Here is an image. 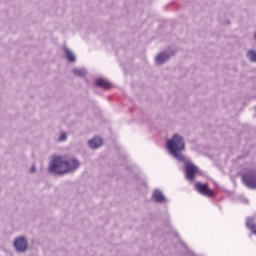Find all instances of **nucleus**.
I'll return each mask as SVG.
<instances>
[{
  "mask_svg": "<svg viewBox=\"0 0 256 256\" xmlns=\"http://www.w3.org/2000/svg\"><path fill=\"white\" fill-rule=\"evenodd\" d=\"M96 85H97V87H102V89H110L111 88V83H109V81H107L104 78H99L98 80H96Z\"/></svg>",
  "mask_w": 256,
  "mask_h": 256,
  "instance_id": "11",
  "label": "nucleus"
},
{
  "mask_svg": "<svg viewBox=\"0 0 256 256\" xmlns=\"http://www.w3.org/2000/svg\"><path fill=\"white\" fill-rule=\"evenodd\" d=\"M242 181L249 189H256V171H250L242 176Z\"/></svg>",
  "mask_w": 256,
  "mask_h": 256,
  "instance_id": "5",
  "label": "nucleus"
},
{
  "mask_svg": "<svg viewBox=\"0 0 256 256\" xmlns=\"http://www.w3.org/2000/svg\"><path fill=\"white\" fill-rule=\"evenodd\" d=\"M72 73H74V75H77V77H83L85 75V73H87V70L80 69V68H74L72 70Z\"/></svg>",
  "mask_w": 256,
  "mask_h": 256,
  "instance_id": "13",
  "label": "nucleus"
},
{
  "mask_svg": "<svg viewBox=\"0 0 256 256\" xmlns=\"http://www.w3.org/2000/svg\"><path fill=\"white\" fill-rule=\"evenodd\" d=\"M13 247L17 253H26L29 249V240L25 236H18L14 239Z\"/></svg>",
  "mask_w": 256,
  "mask_h": 256,
  "instance_id": "3",
  "label": "nucleus"
},
{
  "mask_svg": "<svg viewBox=\"0 0 256 256\" xmlns=\"http://www.w3.org/2000/svg\"><path fill=\"white\" fill-rule=\"evenodd\" d=\"M152 201H154V203H160V204L167 203V197H165V194H163V191L156 188L152 192Z\"/></svg>",
  "mask_w": 256,
  "mask_h": 256,
  "instance_id": "7",
  "label": "nucleus"
},
{
  "mask_svg": "<svg viewBox=\"0 0 256 256\" xmlns=\"http://www.w3.org/2000/svg\"><path fill=\"white\" fill-rule=\"evenodd\" d=\"M243 203H249V200L244 199V200H243Z\"/></svg>",
  "mask_w": 256,
  "mask_h": 256,
  "instance_id": "16",
  "label": "nucleus"
},
{
  "mask_svg": "<svg viewBox=\"0 0 256 256\" xmlns=\"http://www.w3.org/2000/svg\"><path fill=\"white\" fill-rule=\"evenodd\" d=\"M194 189L204 197H213V191L209 189V186L207 184L196 182Z\"/></svg>",
  "mask_w": 256,
  "mask_h": 256,
  "instance_id": "6",
  "label": "nucleus"
},
{
  "mask_svg": "<svg viewBox=\"0 0 256 256\" xmlns=\"http://www.w3.org/2000/svg\"><path fill=\"white\" fill-rule=\"evenodd\" d=\"M182 163H185L186 179L188 181H195V175L199 172V168L191 161L184 160Z\"/></svg>",
  "mask_w": 256,
  "mask_h": 256,
  "instance_id": "4",
  "label": "nucleus"
},
{
  "mask_svg": "<svg viewBox=\"0 0 256 256\" xmlns=\"http://www.w3.org/2000/svg\"><path fill=\"white\" fill-rule=\"evenodd\" d=\"M63 51L67 61H69V63H75L77 58L75 57V54H73V51H71L67 46L63 47Z\"/></svg>",
  "mask_w": 256,
  "mask_h": 256,
  "instance_id": "9",
  "label": "nucleus"
},
{
  "mask_svg": "<svg viewBox=\"0 0 256 256\" xmlns=\"http://www.w3.org/2000/svg\"><path fill=\"white\" fill-rule=\"evenodd\" d=\"M80 167L81 162L74 156H56L49 164V171L56 175H67L75 173Z\"/></svg>",
  "mask_w": 256,
  "mask_h": 256,
  "instance_id": "1",
  "label": "nucleus"
},
{
  "mask_svg": "<svg viewBox=\"0 0 256 256\" xmlns=\"http://www.w3.org/2000/svg\"><path fill=\"white\" fill-rule=\"evenodd\" d=\"M246 57L247 59L251 62V63H256V51L255 50H249L246 53Z\"/></svg>",
  "mask_w": 256,
  "mask_h": 256,
  "instance_id": "12",
  "label": "nucleus"
},
{
  "mask_svg": "<svg viewBox=\"0 0 256 256\" xmlns=\"http://www.w3.org/2000/svg\"><path fill=\"white\" fill-rule=\"evenodd\" d=\"M103 145V140L99 137H95L89 141L90 149H99Z\"/></svg>",
  "mask_w": 256,
  "mask_h": 256,
  "instance_id": "10",
  "label": "nucleus"
},
{
  "mask_svg": "<svg viewBox=\"0 0 256 256\" xmlns=\"http://www.w3.org/2000/svg\"><path fill=\"white\" fill-rule=\"evenodd\" d=\"M169 59H171V53L164 51L156 56L155 63L156 65H163V63H166V61H169Z\"/></svg>",
  "mask_w": 256,
  "mask_h": 256,
  "instance_id": "8",
  "label": "nucleus"
},
{
  "mask_svg": "<svg viewBox=\"0 0 256 256\" xmlns=\"http://www.w3.org/2000/svg\"><path fill=\"white\" fill-rule=\"evenodd\" d=\"M37 171V168L35 166H32L30 168V173H35Z\"/></svg>",
  "mask_w": 256,
  "mask_h": 256,
  "instance_id": "15",
  "label": "nucleus"
},
{
  "mask_svg": "<svg viewBox=\"0 0 256 256\" xmlns=\"http://www.w3.org/2000/svg\"><path fill=\"white\" fill-rule=\"evenodd\" d=\"M166 147L174 159L180 162L185 161V156L181 153L185 151V139H183V136L174 134L172 138L166 141Z\"/></svg>",
  "mask_w": 256,
  "mask_h": 256,
  "instance_id": "2",
  "label": "nucleus"
},
{
  "mask_svg": "<svg viewBox=\"0 0 256 256\" xmlns=\"http://www.w3.org/2000/svg\"><path fill=\"white\" fill-rule=\"evenodd\" d=\"M67 133L62 132L58 138V143H65V141H67Z\"/></svg>",
  "mask_w": 256,
  "mask_h": 256,
  "instance_id": "14",
  "label": "nucleus"
}]
</instances>
